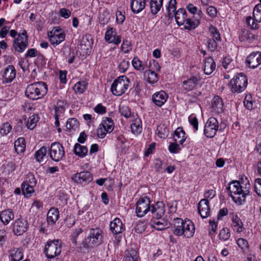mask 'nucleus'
I'll list each match as a JSON object with an SVG mask.
<instances>
[{"mask_svg":"<svg viewBox=\"0 0 261 261\" xmlns=\"http://www.w3.org/2000/svg\"><path fill=\"white\" fill-rule=\"evenodd\" d=\"M79 122L75 118H69L66 122V129L69 132H72L77 129L79 126Z\"/></svg>","mask_w":261,"mask_h":261,"instance_id":"obj_33","label":"nucleus"},{"mask_svg":"<svg viewBox=\"0 0 261 261\" xmlns=\"http://www.w3.org/2000/svg\"><path fill=\"white\" fill-rule=\"evenodd\" d=\"M198 210L202 218H207L210 211L208 200L206 199H201L198 203Z\"/></svg>","mask_w":261,"mask_h":261,"instance_id":"obj_21","label":"nucleus"},{"mask_svg":"<svg viewBox=\"0 0 261 261\" xmlns=\"http://www.w3.org/2000/svg\"><path fill=\"white\" fill-rule=\"evenodd\" d=\"M47 92V86L44 82H39L29 85L25 95L29 98L35 100L43 97Z\"/></svg>","mask_w":261,"mask_h":261,"instance_id":"obj_4","label":"nucleus"},{"mask_svg":"<svg viewBox=\"0 0 261 261\" xmlns=\"http://www.w3.org/2000/svg\"><path fill=\"white\" fill-rule=\"evenodd\" d=\"M175 21L179 26L183 25L185 30H191L195 29L200 23L199 19L187 18L185 9L180 8L174 14Z\"/></svg>","mask_w":261,"mask_h":261,"instance_id":"obj_3","label":"nucleus"},{"mask_svg":"<svg viewBox=\"0 0 261 261\" xmlns=\"http://www.w3.org/2000/svg\"><path fill=\"white\" fill-rule=\"evenodd\" d=\"M216 68V64L211 57L206 58L204 63L203 70L205 74L210 75Z\"/></svg>","mask_w":261,"mask_h":261,"instance_id":"obj_28","label":"nucleus"},{"mask_svg":"<svg viewBox=\"0 0 261 261\" xmlns=\"http://www.w3.org/2000/svg\"><path fill=\"white\" fill-rule=\"evenodd\" d=\"M151 211L150 200L147 197L139 198L136 204V213L139 217H142Z\"/></svg>","mask_w":261,"mask_h":261,"instance_id":"obj_9","label":"nucleus"},{"mask_svg":"<svg viewBox=\"0 0 261 261\" xmlns=\"http://www.w3.org/2000/svg\"><path fill=\"white\" fill-rule=\"evenodd\" d=\"M151 226L157 230H162L169 227V223L164 219H157L152 222Z\"/></svg>","mask_w":261,"mask_h":261,"instance_id":"obj_32","label":"nucleus"},{"mask_svg":"<svg viewBox=\"0 0 261 261\" xmlns=\"http://www.w3.org/2000/svg\"><path fill=\"white\" fill-rule=\"evenodd\" d=\"M28 221L21 218L16 219L13 224V231L16 236L23 234L28 228Z\"/></svg>","mask_w":261,"mask_h":261,"instance_id":"obj_15","label":"nucleus"},{"mask_svg":"<svg viewBox=\"0 0 261 261\" xmlns=\"http://www.w3.org/2000/svg\"><path fill=\"white\" fill-rule=\"evenodd\" d=\"M59 216V212L57 208H51L47 214V221L48 224L53 225L58 220Z\"/></svg>","mask_w":261,"mask_h":261,"instance_id":"obj_29","label":"nucleus"},{"mask_svg":"<svg viewBox=\"0 0 261 261\" xmlns=\"http://www.w3.org/2000/svg\"><path fill=\"white\" fill-rule=\"evenodd\" d=\"M48 37L50 42V43L54 46H57L65 40V34H54V35H48Z\"/></svg>","mask_w":261,"mask_h":261,"instance_id":"obj_30","label":"nucleus"},{"mask_svg":"<svg viewBox=\"0 0 261 261\" xmlns=\"http://www.w3.org/2000/svg\"><path fill=\"white\" fill-rule=\"evenodd\" d=\"M207 13L211 17H215L217 16V10L213 6H209L206 9Z\"/></svg>","mask_w":261,"mask_h":261,"instance_id":"obj_60","label":"nucleus"},{"mask_svg":"<svg viewBox=\"0 0 261 261\" xmlns=\"http://www.w3.org/2000/svg\"><path fill=\"white\" fill-rule=\"evenodd\" d=\"M246 22L252 29H256L258 28V24L254 19V17L252 18L251 16L247 17L246 18Z\"/></svg>","mask_w":261,"mask_h":261,"instance_id":"obj_53","label":"nucleus"},{"mask_svg":"<svg viewBox=\"0 0 261 261\" xmlns=\"http://www.w3.org/2000/svg\"><path fill=\"white\" fill-rule=\"evenodd\" d=\"M134 68L138 71H142L146 68V64L140 61L138 57H135L132 62Z\"/></svg>","mask_w":261,"mask_h":261,"instance_id":"obj_42","label":"nucleus"},{"mask_svg":"<svg viewBox=\"0 0 261 261\" xmlns=\"http://www.w3.org/2000/svg\"><path fill=\"white\" fill-rule=\"evenodd\" d=\"M176 0H170L168 6L166 8L168 15L169 17L172 18L173 17L174 14L176 12L175 10L176 9Z\"/></svg>","mask_w":261,"mask_h":261,"instance_id":"obj_43","label":"nucleus"},{"mask_svg":"<svg viewBox=\"0 0 261 261\" xmlns=\"http://www.w3.org/2000/svg\"><path fill=\"white\" fill-rule=\"evenodd\" d=\"M114 129V123L110 118L106 117L100 123L96 130V135L100 139L104 138L107 134H110Z\"/></svg>","mask_w":261,"mask_h":261,"instance_id":"obj_8","label":"nucleus"},{"mask_svg":"<svg viewBox=\"0 0 261 261\" xmlns=\"http://www.w3.org/2000/svg\"><path fill=\"white\" fill-rule=\"evenodd\" d=\"M232 226L234 230L238 232H241L244 230L243 224L241 219L237 215H234L232 218Z\"/></svg>","mask_w":261,"mask_h":261,"instance_id":"obj_36","label":"nucleus"},{"mask_svg":"<svg viewBox=\"0 0 261 261\" xmlns=\"http://www.w3.org/2000/svg\"><path fill=\"white\" fill-rule=\"evenodd\" d=\"M163 0H150V11L153 15L156 14L163 7Z\"/></svg>","mask_w":261,"mask_h":261,"instance_id":"obj_31","label":"nucleus"},{"mask_svg":"<svg viewBox=\"0 0 261 261\" xmlns=\"http://www.w3.org/2000/svg\"><path fill=\"white\" fill-rule=\"evenodd\" d=\"M9 258L10 261H20L23 258L24 251L21 247H12L9 251Z\"/></svg>","mask_w":261,"mask_h":261,"instance_id":"obj_19","label":"nucleus"},{"mask_svg":"<svg viewBox=\"0 0 261 261\" xmlns=\"http://www.w3.org/2000/svg\"><path fill=\"white\" fill-rule=\"evenodd\" d=\"M49 154L53 161L59 162L65 155L64 147L60 143L55 142L51 145Z\"/></svg>","mask_w":261,"mask_h":261,"instance_id":"obj_10","label":"nucleus"},{"mask_svg":"<svg viewBox=\"0 0 261 261\" xmlns=\"http://www.w3.org/2000/svg\"><path fill=\"white\" fill-rule=\"evenodd\" d=\"M39 118L36 115H33L29 118L27 122V126L29 129H33L36 125Z\"/></svg>","mask_w":261,"mask_h":261,"instance_id":"obj_45","label":"nucleus"},{"mask_svg":"<svg viewBox=\"0 0 261 261\" xmlns=\"http://www.w3.org/2000/svg\"><path fill=\"white\" fill-rule=\"evenodd\" d=\"M200 80V77L199 75L191 76L189 79L183 82V90L186 92L193 90L196 87Z\"/></svg>","mask_w":261,"mask_h":261,"instance_id":"obj_17","label":"nucleus"},{"mask_svg":"<svg viewBox=\"0 0 261 261\" xmlns=\"http://www.w3.org/2000/svg\"><path fill=\"white\" fill-rule=\"evenodd\" d=\"M216 196V191L213 190H206L204 194V199H206L207 200V199H212Z\"/></svg>","mask_w":261,"mask_h":261,"instance_id":"obj_63","label":"nucleus"},{"mask_svg":"<svg viewBox=\"0 0 261 261\" xmlns=\"http://www.w3.org/2000/svg\"><path fill=\"white\" fill-rule=\"evenodd\" d=\"M74 152L76 155L84 158L87 154L88 148L86 146L76 143L74 146Z\"/></svg>","mask_w":261,"mask_h":261,"instance_id":"obj_37","label":"nucleus"},{"mask_svg":"<svg viewBox=\"0 0 261 261\" xmlns=\"http://www.w3.org/2000/svg\"><path fill=\"white\" fill-rule=\"evenodd\" d=\"M223 103L222 99L218 96H215L212 100V108L217 114L221 113L223 111Z\"/></svg>","mask_w":261,"mask_h":261,"instance_id":"obj_26","label":"nucleus"},{"mask_svg":"<svg viewBox=\"0 0 261 261\" xmlns=\"http://www.w3.org/2000/svg\"><path fill=\"white\" fill-rule=\"evenodd\" d=\"M218 129V122L214 117L210 118L207 121L204 130V133L207 138H213Z\"/></svg>","mask_w":261,"mask_h":261,"instance_id":"obj_11","label":"nucleus"},{"mask_svg":"<svg viewBox=\"0 0 261 261\" xmlns=\"http://www.w3.org/2000/svg\"><path fill=\"white\" fill-rule=\"evenodd\" d=\"M215 39H210L207 42V46L212 51H214L217 48V44Z\"/></svg>","mask_w":261,"mask_h":261,"instance_id":"obj_61","label":"nucleus"},{"mask_svg":"<svg viewBox=\"0 0 261 261\" xmlns=\"http://www.w3.org/2000/svg\"><path fill=\"white\" fill-rule=\"evenodd\" d=\"M252 35L248 31H244L240 36V40L241 41L249 40L252 37Z\"/></svg>","mask_w":261,"mask_h":261,"instance_id":"obj_58","label":"nucleus"},{"mask_svg":"<svg viewBox=\"0 0 261 261\" xmlns=\"http://www.w3.org/2000/svg\"><path fill=\"white\" fill-rule=\"evenodd\" d=\"M124 261H138L137 252L133 249L128 250L126 253Z\"/></svg>","mask_w":261,"mask_h":261,"instance_id":"obj_41","label":"nucleus"},{"mask_svg":"<svg viewBox=\"0 0 261 261\" xmlns=\"http://www.w3.org/2000/svg\"><path fill=\"white\" fill-rule=\"evenodd\" d=\"M168 98V94L164 91L161 90L154 93L152 95L151 99L155 105L161 107L167 101Z\"/></svg>","mask_w":261,"mask_h":261,"instance_id":"obj_16","label":"nucleus"},{"mask_svg":"<svg viewBox=\"0 0 261 261\" xmlns=\"http://www.w3.org/2000/svg\"><path fill=\"white\" fill-rule=\"evenodd\" d=\"M37 50L35 48L29 49L25 55L26 58H33L37 56Z\"/></svg>","mask_w":261,"mask_h":261,"instance_id":"obj_62","label":"nucleus"},{"mask_svg":"<svg viewBox=\"0 0 261 261\" xmlns=\"http://www.w3.org/2000/svg\"><path fill=\"white\" fill-rule=\"evenodd\" d=\"M14 218V213L10 209L3 211L0 214V220L4 225L8 224Z\"/></svg>","mask_w":261,"mask_h":261,"instance_id":"obj_27","label":"nucleus"},{"mask_svg":"<svg viewBox=\"0 0 261 261\" xmlns=\"http://www.w3.org/2000/svg\"><path fill=\"white\" fill-rule=\"evenodd\" d=\"M12 130V126L9 122H5L0 125V134L2 136L8 135Z\"/></svg>","mask_w":261,"mask_h":261,"instance_id":"obj_46","label":"nucleus"},{"mask_svg":"<svg viewBox=\"0 0 261 261\" xmlns=\"http://www.w3.org/2000/svg\"><path fill=\"white\" fill-rule=\"evenodd\" d=\"M246 62L250 67L252 68L257 67L261 64V52L251 53L247 57Z\"/></svg>","mask_w":261,"mask_h":261,"instance_id":"obj_20","label":"nucleus"},{"mask_svg":"<svg viewBox=\"0 0 261 261\" xmlns=\"http://www.w3.org/2000/svg\"><path fill=\"white\" fill-rule=\"evenodd\" d=\"M59 13L61 16L64 17V18H68L71 15L70 11L65 8L61 9L60 10Z\"/></svg>","mask_w":261,"mask_h":261,"instance_id":"obj_64","label":"nucleus"},{"mask_svg":"<svg viewBox=\"0 0 261 261\" xmlns=\"http://www.w3.org/2000/svg\"><path fill=\"white\" fill-rule=\"evenodd\" d=\"M248 81L245 74L240 73L230 81L228 87L232 93H239L245 90Z\"/></svg>","mask_w":261,"mask_h":261,"instance_id":"obj_5","label":"nucleus"},{"mask_svg":"<svg viewBox=\"0 0 261 261\" xmlns=\"http://www.w3.org/2000/svg\"><path fill=\"white\" fill-rule=\"evenodd\" d=\"M132 132L134 134H139L142 132V127L141 119L138 117L136 118L130 126Z\"/></svg>","mask_w":261,"mask_h":261,"instance_id":"obj_35","label":"nucleus"},{"mask_svg":"<svg viewBox=\"0 0 261 261\" xmlns=\"http://www.w3.org/2000/svg\"><path fill=\"white\" fill-rule=\"evenodd\" d=\"M110 19L109 14L107 13L100 12L99 14V20L102 24L107 23Z\"/></svg>","mask_w":261,"mask_h":261,"instance_id":"obj_57","label":"nucleus"},{"mask_svg":"<svg viewBox=\"0 0 261 261\" xmlns=\"http://www.w3.org/2000/svg\"><path fill=\"white\" fill-rule=\"evenodd\" d=\"M16 70L14 66L8 65L2 71L3 84L11 83L16 77Z\"/></svg>","mask_w":261,"mask_h":261,"instance_id":"obj_14","label":"nucleus"},{"mask_svg":"<svg viewBox=\"0 0 261 261\" xmlns=\"http://www.w3.org/2000/svg\"><path fill=\"white\" fill-rule=\"evenodd\" d=\"M64 112V109L63 108L61 107H56L55 108V125L56 127H59L60 126V122L59 120V117L61 116V115L63 114Z\"/></svg>","mask_w":261,"mask_h":261,"instance_id":"obj_51","label":"nucleus"},{"mask_svg":"<svg viewBox=\"0 0 261 261\" xmlns=\"http://www.w3.org/2000/svg\"><path fill=\"white\" fill-rule=\"evenodd\" d=\"M254 189L256 194L261 197V179L257 178L255 180Z\"/></svg>","mask_w":261,"mask_h":261,"instance_id":"obj_56","label":"nucleus"},{"mask_svg":"<svg viewBox=\"0 0 261 261\" xmlns=\"http://www.w3.org/2000/svg\"><path fill=\"white\" fill-rule=\"evenodd\" d=\"M173 233L176 236L184 235L189 238L192 237L195 232V227L192 222L188 219L184 221L179 218L173 219Z\"/></svg>","mask_w":261,"mask_h":261,"instance_id":"obj_2","label":"nucleus"},{"mask_svg":"<svg viewBox=\"0 0 261 261\" xmlns=\"http://www.w3.org/2000/svg\"><path fill=\"white\" fill-rule=\"evenodd\" d=\"M28 46V36L25 31L19 34L17 38L14 40L13 47L15 50L21 53L23 52Z\"/></svg>","mask_w":261,"mask_h":261,"instance_id":"obj_12","label":"nucleus"},{"mask_svg":"<svg viewBox=\"0 0 261 261\" xmlns=\"http://www.w3.org/2000/svg\"><path fill=\"white\" fill-rule=\"evenodd\" d=\"M119 112L121 115L125 118H129L131 116V113L128 107L126 106H121L119 108Z\"/></svg>","mask_w":261,"mask_h":261,"instance_id":"obj_55","label":"nucleus"},{"mask_svg":"<svg viewBox=\"0 0 261 261\" xmlns=\"http://www.w3.org/2000/svg\"><path fill=\"white\" fill-rule=\"evenodd\" d=\"M209 32L211 34V36L213 38V39H215L217 41L221 40L220 33L216 27H214L213 25H211L209 28Z\"/></svg>","mask_w":261,"mask_h":261,"instance_id":"obj_50","label":"nucleus"},{"mask_svg":"<svg viewBox=\"0 0 261 261\" xmlns=\"http://www.w3.org/2000/svg\"><path fill=\"white\" fill-rule=\"evenodd\" d=\"M253 16L257 22H261V4H257L255 6Z\"/></svg>","mask_w":261,"mask_h":261,"instance_id":"obj_48","label":"nucleus"},{"mask_svg":"<svg viewBox=\"0 0 261 261\" xmlns=\"http://www.w3.org/2000/svg\"><path fill=\"white\" fill-rule=\"evenodd\" d=\"M146 74L147 75V81L148 83L150 84H154L158 81V75L153 71L148 70V71H146Z\"/></svg>","mask_w":261,"mask_h":261,"instance_id":"obj_44","label":"nucleus"},{"mask_svg":"<svg viewBox=\"0 0 261 261\" xmlns=\"http://www.w3.org/2000/svg\"><path fill=\"white\" fill-rule=\"evenodd\" d=\"M88 84L86 81H80L77 82L74 86L73 89L76 94L83 93L87 89Z\"/></svg>","mask_w":261,"mask_h":261,"instance_id":"obj_39","label":"nucleus"},{"mask_svg":"<svg viewBox=\"0 0 261 261\" xmlns=\"http://www.w3.org/2000/svg\"><path fill=\"white\" fill-rule=\"evenodd\" d=\"M72 179L78 183L89 182L92 180V175L88 171L81 172L74 174Z\"/></svg>","mask_w":261,"mask_h":261,"instance_id":"obj_23","label":"nucleus"},{"mask_svg":"<svg viewBox=\"0 0 261 261\" xmlns=\"http://www.w3.org/2000/svg\"><path fill=\"white\" fill-rule=\"evenodd\" d=\"M46 148L45 147H42L35 152V157L36 160L39 162H41L46 155Z\"/></svg>","mask_w":261,"mask_h":261,"instance_id":"obj_49","label":"nucleus"},{"mask_svg":"<svg viewBox=\"0 0 261 261\" xmlns=\"http://www.w3.org/2000/svg\"><path fill=\"white\" fill-rule=\"evenodd\" d=\"M61 251V242L58 240H54L47 242L44 252L47 258H53L59 255Z\"/></svg>","mask_w":261,"mask_h":261,"instance_id":"obj_7","label":"nucleus"},{"mask_svg":"<svg viewBox=\"0 0 261 261\" xmlns=\"http://www.w3.org/2000/svg\"><path fill=\"white\" fill-rule=\"evenodd\" d=\"M230 236V230L227 228H223L220 230L219 237L221 241H225L229 240Z\"/></svg>","mask_w":261,"mask_h":261,"instance_id":"obj_47","label":"nucleus"},{"mask_svg":"<svg viewBox=\"0 0 261 261\" xmlns=\"http://www.w3.org/2000/svg\"><path fill=\"white\" fill-rule=\"evenodd\" d=\"M105 40L109 43H114L118 45L121 42L120 36L117 35L116 30L113 28H109L105 34Z\"/></svg>","mask_w":261,"mask_h":261,"instance_id":"obj_18","label":"nucleus"},{"mask_svg":"<svg viewBox=\"0 0 261 261\" xmlns=\"http://www.w3.org/2000/svg\"><path fill=\"white\" fill-rule=\"evenodd\" d=\"M102 231L99 228H91L87 238L89 245H97L100 244L102 239Z\"/></svg>","mask_w":261,"mask_h":261,"instance_id":"obj_13","label":"nucleus"},{"mask_svg":"<svg viewBox=\"0 0 261 261\" xmlns=\"http://www.w3.org/2000/svg\"><path fill=\"white\" fill-rule=\"evenodd\" d=\"M250 184L249 182L245 185V187L241 185L238 181L231 182L227 190L232 200L238 204H241L245 201L246 197L249 194Z\"/></svg>","mask_w":261,"mask_h":261,"instance_id":"obj_1","label":"nucleus"},{"mask_svg":"<svg viewBox=\"0 0 261 261\" xmlns=\"http://www.w3.org/2000/svg\"><path fill=\"white\" fill-rule=\"evenodd\" d=\"M146 0H131L130 9L134 14H138L144 10Z\"/></svg>","mask_w":261,"mask_h":261,"instance_id":"obj_24","label":"nucleus"},{"mask_svg":"<svg viewBox=\"0 0 261 261\" xmlns=\"http://www.w3.org/2000/svg\"><path fill=\"white\" fill-rule=\"evenodd\" d=\"M94 110L99 114H103L106 112V108L101 103H99L94 108Z\"/></svg>","mask_w":261,"mask_h":261,"instance_id":"obj_59","label":"nucleus"},{"mask_svg":"<svg viewBox=\"0 0 261 261\" xmlns=\"http://www.w3.org/2000/svg\"><path fill=\"white\" fill-rule=\"evenodd\" d=\"M129 80L125 76H119L111 86V91L113 95L120 96L125 92L129 87Z\"/></svg>","mask_w":261,"mask_h":261,"instance_id":"obj_6","label":"nucleus"},{"mask_svg":"<svg viewBox=\"0 0 261 261\" xmlns=\"http://www.w3.org/2000/svg\"><path fill=\"white\" fill-rule=\"evenodd\" d=\"M122 51L124 53H128L131 49L130 42L128 40H124L121 46Z\"/></svg>","mask_w":261,"mask_h":261,"instance_id":"obj_54","label":"nucleus"},{"mask_svg":"<svg viewBox=\"0 0 261 261\" xmlns=\"http://www.w3.org/2000/svg\"><path fill=\"white\" fill-rule=\"evenodd\" d=\"M110 229L114 233L118 234L122 232L124 226L121 220L116 218L111 222Z\"/></svg>","mask_w":261,"mask_h":261,"instance_id":"obj_25","label":"nucleus"},{"mask_svg":"<svg viewBox=\"0 0 261 261\" xmlns=\"http://www.w3.org/2000/svg\"><path fill=\"white\" fill-rule=\"evenodd\" d=\"M150 211L154 217L156 219H160L165 213V204L162 201H158L154 205H151Z\"/></svg>","mask_w":261,"mask_h":261,"instance_id":"obj_22","label":"nucleus"},{"mask_svg":"<svg viewBox=\"0 0 261 261\" xmlns=\"http://www.w3.org/2000/svg\"><path fill=\"white\" fill-rule=\"evenodd\" d=\"M14 147L17 153H21L25 149V141L23 138H19L14 142Z\"/></svg>","mask_w":261,"mask_h":261,"instance_id":"obj_38","label":"nucleus"},{"mask_svg":"<svg viewBox=\"0 0 261 261\" xmlns=\"http://www.w3.org/2000/svg\"><path fill=\"white\" fill-rule=\"evenodd\" d=\"M22 193L26 197H29L34 193V186L22 183L21 184Z\"/></svg>","mask_w":261,"mask_h":261,"instance_id":"obj_40","label":"nucleus"},{"mask_svg":"<svg viewBox=\"0 0 261 261\" xmlns=\"http://www.w3.org/2000/svg\"><path fill=\"white\" fill-rule=\"evenodd\" d=\"M173 138L174 140L176 142H178L180 144H182L186 139L185 132L180 127H178L175 130Z\"/></svg>","mask_w":261,"mask_h":261,"instance_id":"obj_34","label":"nucleus"},{"mask_svg":"<svg viewBox=\"0 0 261 261\" xmlns=\"http://www.w3.org/2000/svg\"><path fill=\"white\" fill-rule=\"evenodd\" d=\"M22 183L27 184L28 185L35 187L37 181L34 175L32 173H29L27 175L26 178Z\"/></svg>","mask_w":261,"mask_h":261,"instance_id":"obj_52","label":"nucleus"}]
</instances>
